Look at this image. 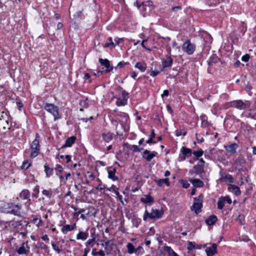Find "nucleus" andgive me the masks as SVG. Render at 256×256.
Listing matches in <instances>:
<instances>
[{"mask_svg":"<svg viewBox=\"0 0 256 256\" xmlns=\"http://www.w3.org/2000/svg\"><path fill=\"white\" fill-rule=\"evenodd\" d=\"M21 206L14 203H7L4 204L2 207V212L7 214H11L17 216L21 214Z\"/></svg>","mask_w":256,"mask_h":256,"instance_id":"f257e3e1","label":"nucleus"},{"mask_svg":"<svg viewBox=\"0 0 256 256\" xmlns=\"http://www.w3.org/2000/svg\"><path fill=\"white\" fill-rule=\"evenodd\" d=\"M44 109L53 116L54 120L61 118L58 106L54 104L46 102L44 104Z\"/></svg>","mask_w":256,"mask_h":256,"instance_id":"f03ea898","label":"nucleus"},{"mask_svg":"<svg viewBox=\"0 0 256 256\" xmlns=\"http://www.w3.org/2000/svg\"><path fill=\"white\" fill-rule=\"evenodd\" d=\"M30 148V156L34 158L39 154L40 152V136L38 134H36V138L31 144Z\"/></svg>","mask_w":256,"mask_h":256,"instance_id":"7ed1b4c3","label":"nucleus"},{"mask_svg":"<svg viewBox=\"0 0 256 256\" xmlns=\"http://www.w3.org/2000/svg\"><path fill=\"white\" fill-rule=\"evenodd\" d=\"M250 102L248 100L243 101L240 100H235L230 102V106L240 110H244L250 107Z\"/></svg>","mask_w":256,"mask_h":256,"instance_id":"20e7f679","label":"nucleus"},{"mask_svg":"<svg viewBox=\"0 0 256 256\" xmlns=\"http://www.w3.org/2000/svg\"><path fill=\"white\" fill-rule=\"evenodd\" d=\"M203 194H200L198 196V198H194V203L191 208L192 210H194L196 214H199L202 211V206Z\"/></svg>","mask_w":256,"mask_h":256,"instance_id":"39448f33","label":"nucleus"},{"mask_svg":"<svg viewBox=\"0 0 256 256\" xmlns=\"http://www.w3.org/2000/svg\"><path fill=\"white\" fill-rule=\"evenodd\" d=\"M154 8V6L152 2H145L142 3L140 10L143 16H146L150 14Z\"/></svg>","mask_w":256,"mask_h":256,"instance_id":"423d86ee","label":"nucleus"},{"mask_svg":"<svg viewBox=\"0 0 256 256\" xmlns=\"http://www.w3.org/2000/svg\"><path fill=\"white\" fill-rule=\"evenodd\" d=\"M182 49L187 54L190 55L194 52L196 46L192 44L190 40H187L183 44Z\"/></svg>","mask_w":256,"mask_h":256,"instance_id":"0eeeda50","label":"nucleus"},{"mask_svg":"<svg viewBox=\"0 0 256 256\" xmlns=\"http://www.w3.org/2000/svg\"><path fill=\"white\" fill-rule=\"evenodd\" d=\"M100 64L106 68V70L98 71L102 74L108 73L112 71L113 69V66H110V62L108 59L99 58Z\"/></svg>","mask_w":256,"mask_h":256,"instance_id":"6e6552de","label":"nucleus"},{"mask_svg":"<svg viewBox=\"0 0 256 256\" xmlns=\"http://www.w3.org/2000/svg\"><path fill=\"white\" fill-rule=\"evenodd\" d=\"M1 114H2L1 116L2 118H0V128H2L3 130H6V128L10 129V128L8 126V120L6 118H7L6 114L2 112Z\"/></svg>","mask_w":256,"mask_h":256,"instance_id":"1a4fd4ad","label":"nucleus"},{"mask_svg":"<svg viewBox=\"0 0 256 256\" xmlns=\"http://www.w3.org/2000/svg\"><path fill=\"white\" fill-rule=\"evenodd\" d=\"M158 153L156 152H151L150 150H146L143 152V158L146 159L147 161H150L154 157H155Z\"/></svg>","mask_w":256,"mask_h":256,"instance_id":"9d476101","label":"nucleus"},{"mask_svg":"<svg viewBox=\"0 0 256 256\" xmlns=\"http://www.w3.org/2000/svg\"><path fill=\"white\" fill-rule=\"evenodd\" d=\"M173 63V59L170 56H166L162 60V66L164 68L171 67Z\"/></svg>","mask_w":256,"mask_h":256,"instance_id":"9b49d317","label":"nucleus"},{"mask_svg":"<svg viewBox=\"0 0 256 256\" xmlns=\"http://www.w3.org/2000/svg\"><path fill=\"white\" fill-rule=\"evenodd\" d=\"M28 241L26 242H22L20 247L16 250L19 254H28L30 248L27 245Z\"/></svg>","mask_w":256,"mask_h":256,"instance_id":"f8f14e48","label":"nucleus"},{"mask_svg":"<svg viewBox=\"0 0 256 256\" xmlns=\"http://www.w3.org/2000/svg\"><path fill=\"white\" fill-rule=\"evenodd\" d=\"M217 245L213 244L211 246L208 247L206 249V252L208 256H213L217 253Z\"/></svg>","mask_w":256,"mask_h":256,"instance_id":"ddd939ff","label":"nucleus"},{"mask_svg":"<svg viewBox=\"0 0 256 256\" xmlns=\"http://www.w3.org/2000/svg\"><path fill=\"white\" fill-rule=\"evenodd\" d=\"M163 214V212L157 209H152L150 212V219H158L160 218Z\"/></svg>","mask_w":256,"mask_h":256,"instance_id":"4468645a","label":"nucleus"},{"mask_svg":"<svg viewBox=\"0 0 256 256\" xmlns=\"http://www.w3.org/2000/svg\"><path fill=\"white\" fill-rule=\"evenodd\" d=\"M76 140V137L74 136H72L68 139H66L64 144L62 148H66V147H70L72 146L73 144H74L75 140Z\"/></svg>","mask_w":256,"mask_h":256,"instance_id":"2eb2a0df","label":"nucleus"},{"mask_svg":"<svg viewBox=\"0 0 256 256\" xmlns=\"http://www.w3.org/2000/svg\"><path fill=\"white\" fill-rule=\"evenodd\" d=\"M228 190L234 192L236 196H238L240 194V188L236 185L230 184L228 188Z\"/></svg>","mask_w":256,"mask_h":256,"instance_id":"dca6fc26","label":"nucleus"},{"mask_svg":"<svg viewBox=\"0 0 256 256\" xmlns=\"http://www.w3.org/2000/svg\"><path fill=\"white\" fill-rule=\"evenodd\" d=\"M76 228V224H74L72 226L66 224L62 228V231L64 234H66L68 232L74 230Z\"/></svg>","mask_w":256,"mask_h":256,"instance_id":"f3484780","label":"nucleus"},{"mask_svg":"<svg viewBox=\"0 0 256 256\" xmlns=\"http://www.w3.org/2000/svg\"><path fill=\"white\" fill-rule=\"evenodd\" d=\"M190 181L194 187L202 188L204 185L203 182L199 179H190Z\"/></svg>","mask_w":256,"mask_h":256,"instance_id":"a211bd4d","label":"nucleus"},{"mask_svg":"<svg viewBox=\"0 0 256 256\" xmlns=\"http://www.w3.org/2000/svg\"><path fill=\"white\" fill-rule=\"evenodd\" d=\"M154 181L159 186H162L164 184H165L167 186H170V182L168 178L154 180Z\"/></svg>","mask_w":256,"mask_h":256,"instance_id":"6ab92c4d","label":"nucleus"},{"mask_svg":"<svg viewBox=\"0 0 256 256\" xmlns=\"http://www.w3.org/2000/svg\"><path fill=\"white\" fill-rule=\"evenodd\" d=\"M20 197L24 200L28 199L30 200V192L28 190H24L20 194Z\"/></svg>","mask_w":256,"mask_h":256,"instance_id":"aec40b11","label":"nucleus"},{"mask_svg":"<svg viewBox=\"0 0 256 256\" xmlns=\"http://www.w3.org/2000/svg\"><path fill=\"white\" fill-rule=\"evenodd\" d=\"M217 220V217L214 215L210 216L208 219H206L205 222L208 226L214 224Z\"/></svg>","mask_w":256,"mask_h":256,"instance_id":"412c9836","label":"nucleus"},{"mask_svg":"<svg viewBox=\"0 0 256 256\" xmlns=\"http://www.w3.org/2000/svg\"><path fill=\"white\" fill-rule=\"evenodd\" d=\"M238 146L236 144H231L225 146L226 150L231 153H235Z\"/></svg>","mask_w":256,"mask_h":256,"instance_id":"4be33fe9","label":"nucleus"},{"mask_svg":"<svg viewBox=\"0 0 256 256\" xmlns=\"http://www.w3.org/2000/svg\"><path fill=\"white\" fill-rule=\"evenodd\" d=\"M116 46V44L112 41V38L111 37L108 38V42L104 45H103V47L104 48H114Z\"/></svg>","mask_w":256,"mask_h":256,"instance_id":"5701e85b","label":"nucleus"},{"mask_svg":"<svg viewBox=\"0 0 256 256\" xmlns=\"http://www.w3.org/2000/svg\"><path fill=\"white\" fill-rule=\"evenodd\" d=\"M102 136V139L106 142H110L113 138V134L110 132L103 133Z\"/></svg>","mask_w":256,"mask_h":256,"instance_id":"b1692460","label":"nucleus"},{"mask_svg":"<svg viewBox=\"0 0 256 256\" xmlns=\"http://www.w3.org/2000/svg\"><path fill=\"white\" fill-rule=\"evenodd\" d=\"M154 201V198L149 194L146 195V198H140V202L144 204H151Z\"/></svg>","mask_w":256,"mask_h":256,"instance_id":"393cba45","label":"nucleus"},{"mask_svg":"<svg viewBox=\"0 0 256 256\" xmlns=\"http://www.w3.org/2000/svg\"><path fill=\"white\" fill-rule=\"evenodd\" d=\"M88 236L87 232H80L76 236V239L84 240L88 238Z\"/></svg>","mask_w":256,"mask_h":256,"instance_id":"a878e982","label":"nucleus"},{"mask_svg":"<svg viewBox=\"0 0 256 256\" xmlns=\"http://www.w3.org/2000/svg\"><path fill=\"white\" fill-rule=\"evenodd\" d=\"M135 67L139 69L142 72H144L146 68V64L144 62H138L135 64Z\"/></svg>","mask_w":256,"mask_h":256,"instance_id":"bb28decb","label":"nucleus"},{"mask_svg":"<svg viewBox=\"0 0 256 256\" xmlns=\"http://www.w3.org/2000/svg\"><path fill=\"white\" fill-rule=\"evenodd\" d=\"M116 172V170L115 168H112V170H108V177L112 179L113 180H117L118 177L115 176V174Z\"/></svg>","mask_w":256,"mask_h":256,"instance_id":"cd10ccee","label":"nucleus"},{"mask_svg":"<svg viewBox=\"0 0 256 256\" xmlns=\"http://www.w3.org/2000/svg\"><path fill=\"white\" fill-rule=\"evenodd\" d=\"M193 170L196 174H200L204 172V167L200 165H196L193 168Z\"/></svg>","mask_w":256,"mask_h":256,"instance_id":"c85d7f7f","label":"nucleus"},{"mask_svg":"<svg viewBox=\"0 0 256 256\" xmlns=\"http://www.w3.org/2000/svg\"><path fill=\"white\" fill-rule=\"evenodd\" d=\"M218 60V58L216 56V54H212L210 57V60L208 61V64L209 66H212L213 64L217 62Z\"/></svg>","mask_w":256,"mask_h":256,"instance_id":"c756f323","label":"nucleus"},{"mask_svg":"<svg viewBox=\"0 0 256 256\" xmlns=\"http://www.w3.org/2000/svg\"><path fill=\"white\" fill-rule=\"evenodd\" d=\"M181 152L182 154L185 156H190L192 154V150L184 146H182Z\"/></svg>","mask_w":256,"mask_h":256,"instance_id":"7c9ffc66","label":"nucleus"},{"mask_svg":"<svg viewBox=\"0 0 256 256\" xmlns=\"http://www.w3.org/2000/svg\"><path fill=\"white\" fill-rule=\"evenodd\" d=\"M44 168L46 176L49 177L51 176L53 173V169L52 168H50L48 166L46 165H45L44 166Z\"/></svg>","mask_w":256,"mask_h":256,"instance_id":"2f4dec72","label":"nucleus"},{"mask_svg":"<svg viewBox=\"0 0 256 256\" xmlns=\"http://www.w3.org/2000/svg\"><path fill=\"white\" fill-rule=\"evenodd\" d=\"M126 99H122L120 98H118L117 99L116 104L118 106H125L127 104Z\"/></svg>","mask_w":256,"mask_h":256,"instance_id":"473e14b6","label":"nucleus"},{"mask_svg":"<svg viewBox=\"0 0 256 256\" xmlns=\"http://www.w3.org/2000/svg\"><path fill=\"white\" fill-rule=\"evenodd\" d=\"M42 194L48 198H50L52 195L53 192L51 189L44 190L42 191Z\"/></svg>","mask_w":256,"mask_h":256,"instance_id":"72a5a7b5","label":"nucleus"},{"mask_svg":"<svg viewBox=\"0 0 256 256\" xmlns=\"http://www.w3.org/2000/svg\"><path fill=\"white\" fill-rule=\"evenodd\" d=\"M124 130V126L122 124H120V125H117L116 127V134L119 136L122 135V131Z\"/></svg>","mask_w":256,"mask_h":256,"instance_id":"f704fd0d","label":"nucleus"},{"mask_svg":"<svg viewBox=\"0 0 256 256\" xmlns=\"http://www.w3.org/2000/svg\"><path fill=\"white\" fill-rule=\"evenodd\" d=\"M224 205V201L223 200V198L220 197L218 202V208L219 210H222Z\"/></svg>","mask_w":256,"mask_h":256,"instance_id":"c9c22d12","label":"nucleus"},{"mask_svg":"<svg viewBox=\"0 0 256 256\" xmlns=\"http://www.w3.org/2000/svg\"><path fill=\"white\" fill-rule=\"evenodd\" d=\"M246 116L250 117L254 119H256V113L254 110H250L248 112L245 114Z\"/></svg>","mask_w":256,"mask_h":256,"instance_id":"e433bc0d","label":"nucleus"},{"mask_svg":"<svg viewBox=\"0 0 256 256\" xmlns=\"http://www.w3.org/2000/svg\"><path fill=\"white\" fill-rule=\"evenodd\" d=\"M126 247L128 249V252L129 254H132L134 252V247L132 244L128 243L126 245Z\"/></svg>","mask_w":256,"mask_h":256,"instance_id":"4c0bfd02","label":"nucleus"},{"mask_svg":"<svg viewBox=\"0 0 256 256\" xmlns=\"http://www.w3.org/2000/svg\"><path fill=\"white\" fill-rule=\"evenodd\" d=\"M200 118L202 120V125L206 126L208 124V118L206 114H202L200 116Z\"/></svg>","mask_w":256,"mask_h":256,"instance_id":"58836bf2","label":"nucleus"},{"mask_svg":"<svg viewBox=\"0 0 256 256\" xmlns=\"http://www.w3.org/2000/svg\"><path fill=\"white\" fill-rule=\"evenodd\" d=\"M33 191L34 192L32 194V196L35 198H38L39 193V186L38 185L34 187Z\"/></svg>","mask_w":256,"mask_h":256,"instance_id":"ea45409f","label":"nucleus"},{"mask_svg":"<svg viewBox=\"0 0 256 256\" xmlns=\"http://www.w3.org/2000/svg\"><path fill=\"white\" fill-rule=\"evenodd\" d=\"M236 220L239 222V223L242 225L244 224V215L240 214L236 218Z\"/></svg>","mask_w":256,"mask_h":256,"instance_id":"a19ab883","label":"nucleus"},{"mask_svg":"<svg viewBox=\"0 0 256 256\" xmlns=\"http://www.w3.org/2000/svg\"><path fill=\"white\" fill-rule=\"evenodd\" d=\"M164 250L166 251L170 255L174 254V256H177V254L175 253L173 250L169 246H165Z\"/></svg>","mask_w":256,"mask_h":256,"instance_id":"79ce46f5","label":"nucleus"},{"mask_svg":"<svg viewBox=\"0 0 256 256\" xmlns=\"http://www.w3.org/2000/svg\"><path fill=\"white\" fill-rule=\"evenodd\" d=\"M95 241H96V238H91V239H89L86 242V246H90L91 247H92L94 245Z\"/></svg>","mask_w":256,"mask_h":256,"instance_id":"37998d69","label":"nucleus"},{"mask_svg":"<svg viewBox=\"0 0 256 256\" xmlns=\"http://www.w3.org/2000/svg\"><path fill=\"white\" fill-rule=\"evenodd\" d=\"M30 165H31L30 163H29L28 160H25L22 163V168L27 170L28 168H30Z\"/></svg>","mask_w":256,"mask_h":256,"instance_id":"c03bdc74","label":"nucleus"},{"mask_svg":"<svg viewBox=\"0 0 256 256\" xmlns=\"http://www.w3.org/2000/svg\"><path fill=\"white\" fill-rule=\"evenodd\" d=\"M130 149L131 150H133L134 152H140L142 150V148H139L136 145H132L130 147Z\"/></svg>","mask_w":256,"mask_h":256,"instance_id":"a18cd8bd","label":"nucleus"},{"mask_svg":"<svg viewBox=\"0 0 256 256\" xmlns=\"http://www.w3.org/2000/svg\"><path fill=\"white\" fill-rule=\"evenodd\" d=\"M204 152L202 150H200L198 151H194L193 154L197 158L201 156L203 154Z\"/></svg>","mask_w":256,"mask_h":256,"instance_id":"49530a36","label":"nucleus"},{"mask_svg":"<svg viewBox=\"0 0 256 256\" xmlns=\"http://www.w3.org/2000/svg\"><path fill=\"white\" fill-rule=\"evenodd\" d=\"M180 183L182 184V187L185 188H188L190 186V184L186 180H182Z\"/></svg>","mask_w":256,"mask_h":256,"instance_id":"de8ad7c7","label":"nucleus"},{"mask_svg":"<svg viewBox=\"0 0 256 256\" xmlns=\"http://www.w3.org/2000/svg\"><path fill=\"white\" fill-rule=\"evenodd\" d=\"M120 116H122V118L124 119V120H119L120 122H122V123H126L128 120V114H122Z\"/></svg>","mask_w":256,"mask_h":256,"instance_id":"09e8293b","label":"nucleus"},{"mask_svg":"<svg viewBox=\"0 0 256 256\" xmlns=\"http://www.w3.org/2000/svg\"><path fill=\"white\" fill-rule=\"evenodd\" d=\"M52 246L53 248L58 253V254H60L61 250L59 248H58V244H54V243H52Z\"/></svg>","mask_w":256,"mask_h":256,"instance_id":"8fccbe9b","label":"nucleus"},{"mask_svg":"<svg viewBox=\"0 0 256 256\" xmlns=\"http://www.w3.org/2000/svg\"><path fill=\"white\" fill-rule=\"evenodd\" d=\"M196 248L195 246V244L194 242H188V249L190 250H192V249L194 248Z\"/></svg>","mask_w":256,"mask_h":256,"instance_id":"3c124183","label":"nucleus"},{"mask_svg":"<svg viewBox=\"0 0 256 256\" xmlns=\"http://www.w3.org/2000/svg\"><path fill=\"white\" fill-rule=\"evenodd\" d=\"M114 190V192H115V193H116V195L118 196V198L119 200L120 201V202H121L122 203V204L124 205V202H123V201H122V195H120V193L118 192V191L116 190Z\"/></svg>","mask_w":256,"mask_h":256,"instance_id":"603ef678","label":"nucleus"},{"mask_svg":"<svg viewBox=\"0 0 256 256\" xmlns=\"http://www.w3.org/2000/svg\"><path fill=\"white\" fill-rule=\"evenodd\" d=\"M148 73L150 74V76H153V77H154L156 76H157L158 74H160V72L159 71H154V70H150L148 72Z\"/></svg>","mask_w":256,"mask_h":256,"instance_id":"864d4df0","label":"nucleus"},{"mask_svg":"<svg viewBox=\"0 0 256 256\" xmlns=\"http://www.w3.org/2000/svg\"><path fill=\"white\" fill-rule=\"evenodd\" d=\"M250 59V55L248 54H246L243 56L242 58V60L244 62H248Z\"/></svg>","mask_w":256,"mask_h":256,"instance_id":"5fc2aeb1","label":"nucleus"},{"mask_svg":"<svg viewBox=\"0 0 256 256\" xmlns=\"http://www.w3.org/2000/svg\"><path fill=\"white\" fill-rule=\"evenodd\" d=\"M122 97H123V99H126V100H128V99L129 98V94H128V93L127 92H126L124 90L122 91Z\"/></svg>","mask_w":256,"mask_h":256,"instance_id":"6e6d98bb","label":"nucleus"},{"mask_svg":"<svg viewBox=\"0 0 256 256\" xmlns=\"http://www.w3.org/2000/svg\"><path fill=\"white\" fill-rule=\"evenodd\" d=\"M225 202H228V204H231L232 202V201L231 199L229 198V196H222Z\"/></svg>","mask_w":256,"mask_h":256,"instance_id":"4d7b16f0","label":"nucleus"},{"mask_svg":"<svg viewBox=\"0 0 256 256\" xmlns=\"http://www.w3.org/2000/svg\"><path fill=\"white\" fill-rule=\"evenodd\" d=\"M182 10V7L180 6H176L172 8V10L174 12H176L178 10Z\"/></svg>","mask_w":256,"mask_h":256,"instance_id":"13d9d810","label":"nucleus"},{"mask_svg":"<svg viewBox=\"0 0 256 256\" xmlns=\"http://www.w3.org/2000/svg\"><path fill=\"white\" fill-rule=\"evenodd\" d=\"M127 64V62H126L124 61H122V62H120L118 64V67H120V68H123L125 65H126Z\"/></svg>","mask_w":256,"mask_h":256,"instance_id":"bf43d9fd","label":"nucleus"},{"mask_svg":"<svg viewBox=\"0 0 256 256\" xmlns=\"http://www.w3.org/2000/svg\"><path fill=\"white\" fill-rule=\"evenodd\" d=\"M56 170H58L60 172H62L63 168L62 166L58 164L56 168Z\"/></svg>","mask_w":256,"mask_h":256,"instance_id":"052dcab7","label":"nucleus"},{"mask_svg":"<svg viewBox=\"0 0 256 256\" xmlns=\"http://www.w3.org/2000/svg\"><path fill=\"white\" fill-rule=\"evenodd\" d=\"M169 94V92L168 90H164L163 92V94H162V97L164 98V96H168Z\"/></svg>","mask_w":256,"mask_h":256,"instance_id":"680f3d73","label":"nucleus"},{"mask_svg":"<svg viewBox=\"0 0 256 256\" xmlns=\"http://www.w3.org/2000/svg\"><path fill=\"white\" fill-rule=\"evenodd\" d=\"M146 143L148 144H156V142L155 141H154L152 138H149L148 140L146 141Z\"/></svg>","mask_w":256,"mask_h":256,"instance_id":"e2e57ef3","label":"nucleus"},{"mask_svg":"<svg viewBox=\"0 0 256 256\" xmlns=\"http://www.w3.org/2000/svg\"><path fill=\"white\" fill-rule=\"evenodd\" d=\"M176 134L177 136H179L182 135V132L180 130H177L176 131Z\"/></svg>","mask_w":256,"mask_h":256,"instance_id":"0e129e2a","label":"nucleus"},{"mask_svg":"<svg viewBox=\"0 0 256 256\" xmlns=\"http://www.w3.org/2000/svg\"><path fill=\"white\" fill-rule=\"evenodd\" d=\"M114 43L116 45V44H118L120 42V40H122V38H114Z\"/></svg>","mask_w":256,"mask_h":256,"instance_id":"69168bd1","label":"nucleus"},{"mask_svg":"<svg viewBox=\"0 0 256 256\" xmlns=\"http://www.w3.org/2000/svg\"><path fill=\"white\" fill-rule=\"evenodd\" d=\"M90 249L89 248H86L84 250V254L83 256H87L89 252Z\"/></svg>","mask_w":256,"mask_h":256,"instance_id":"338daca9","label":"nucleus"},{"mask_svg":"<svg viewBox=\"0 0 256 256\" xmlns=\"http://www.w3.org/2000/svg\"><path fill=\"white\" fill-rule=\"evenodd\" d=\"M98 252H96V249L94 248L92 250V254L93 256H96L98 255Z\"/></svg>","mask_w":256,"mask_h":256,"instance_id":"774afa93","label":"nucleus"}]
</instances>
